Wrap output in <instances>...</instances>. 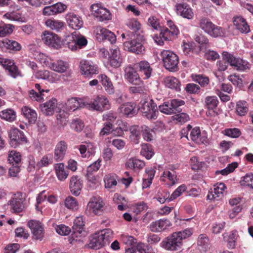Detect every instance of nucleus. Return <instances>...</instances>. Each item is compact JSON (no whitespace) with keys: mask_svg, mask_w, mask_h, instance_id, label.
I'll return each instance as SVG.
<instances>
[{"mask_svg":"<svg viewBox=\"0 0 253 253\" xmlns=\"http://www.w3.org/2000/svg\"><path fill=\"white\" fill-rule=\"evenodd\" d=\"M64 205L70 210H77L78 209V202L75 198L71 196H69L65 199Z\"/></svg>","mask_w":253,"mask_h":253,"instance_id":"nucleus-51","label":"nucleus"},{"mask_svg":"<svg viewBox=\"0 0 253 253\" xmlns=\"http://www.w3.org/2000/svg\"><path fill=\"white\" fill-rule=\"evenodd\" d=\"M0 118L2 120L11 123L16 121V113L12 109H6L0 111Z\"/></svg>","mask_w":253,"mask_h":253,"instance_id":"nucleus-36","label":"nucleus"},{"mask_svg":"<svg viewBox=\"0 0 253 253\" xmlns=\"http://www.w3.org/2000/svg\"><path fill=\"white\" fill-rule=\"evenodd\" d=\"M24 200V197L21 192H18L13 196L8 203L13 212H20L23 211Z\"/></svg>","mask_w":253,"mask_h":253,"instance_id":"nucleus-13","label":"nucleus"},{"mask_svg":"<svg viewBox=\"0 0 253 253\" xmlns=\"http://www.w3.org/2000/svg\"><path fill=\"white\" fill-rule=\"evenodd\" d=\"M57 100L52 98L46 102L40 105V109L42 112L46 116L52 115L56 109Z\"/></svg>","mask_w":253,"mask_h":253,"instance_id":"nucleus-23","label":"nucleus"},{"mask_svg":"<svg viewBox=\"0 0 253 253\" xmlns=\"http://www.w3.org/2000/svg\"><path fill=\"white\" fill-rule=\"evenodd\" d=\"M236 111L241 116L245 115L248 111L247 103L245 101H238L236 104Z\"/></svg>","mask_w":253,"mask_h":253,"instance_id":"nucleus-52","label":"nucleus"},{"mask_svg":"<svg viewBox=\"0 0 253 253\" xmlns=\"http://www.w3.org/2000/svg\"><path fill=\"white\" fill-rule=\"evenodd\" d=\"M14 26L11 24H2L0 25V37H4L11 34Z\"/></svg>","mask_w":253,"mask_h":253,"instance_id":"nucleus-60","label":"nucleus"},{"mask_svg":"<svg viewBox=\"0 0 253 253\" xmlns=\"http://www.w3.org/2000/svg\"><path fill=\"white\" fill-rule=\"evenodd\" d=\"M21 112L23 115L30 123L34 124L37 119V114L36 111L28 106L22 108Z\"/></svg>","mask_w":253,"mask_h":253,"instance_id":"nucleus-35","label":"nucleus"},{"mask_svg":"<svg viewBox=\"0 0 253 253\" xmlns=\"http://www.w3.org/2000/svg\"><path fill=\"white\" fill-rule=\"evenodd\" d=\"M195 40L197 42L200 44L201 50H203L204 48L206 49L209 47V40L205 36L202 35H196Z\"/></svg>","mask_w":253,"mask_h":253,"instance_id":"nucleus-57","label":"nucleus"},{"mask_svg":"<svg viewBox=\"0 0 253 253\" xmlns=\"http://www.w3.org/2000/svg\"><path fill=\"white\" fill-rule=\"evenodd\" d=\"M225 242H227V246L229 248L233 249L235 247V234L232 232L227 235V233H224L222 235Z\"/></svg>","mask_w":253,"mask_h":253,"instance_id":"nucleus-56","label":"nucleus"},{"mask_svg":"<svg viewBox=\"0 0 253 253\" xmlns=\"http://www.w3.org/2000/svg\"><path fill=\"white\" fill-rule=\"evenodd\" d=\"M192 234V230L189 228L174 232L163 240L160 243V246L168 251H174L180 250L182 246V240L190 237Z\"/></svg>","mask_w":253,"mask_h":253,"instance_id":"nucleus-1","label":"nucleus"},{"mask_svg":"<svg viewBox=\"0 0 253 253\" xmlns=\"http://www.w3.org/2000/svg\"><path fill=\"white\" fill-rule=\"evenodd\" d=\"M126 25L129 29L134 32L140 30L141 27L140 22L134 18L128 19L126 23Z\"/></svg>","mask_w":253,"mask_h":253,"instance_id":"nucleus-54","label":"nucleus"},{"mask_svg":"<svg viewBox=\"0 0 253 253\" xmlns=\"http://www.w3.org/2000/svg\"><path fill=\"white\" fill-rule=\"evenodd\" d=\"M131 140L136 144L138 143V140L140 136V128L138 126H134L129 129Z\"/></svg>","mask_w":253,"mask_h":253,"instance_id":"nucleus-55","label":"nucleus"},{"mask_svg":"<svg viewBox=\"0 0 253 253\" xmlns=\"http://www.w3.org/2000/svg\"><path fill=\"white\" fill-rule=\"evenodd\" d=\"M86 106L92 110L102 112L110 108L108 99L103 95H98L86 103Z\"/></svg>","mask_w":253,"mask_h":253,"instance_id":"nucleus-6","label":"nucleus"},{"mask_svg":"<svg viewBox=\"0 0 253 253\" xmlns=\"http://www.w3.org/2000/svg\"><path fill=\"white\" fill-rule=\"evenodd\" d=\"M241 134V130L238 128H226L224 130L225 135L233 138H238Z\"/></svg>","mask_w":253,"mask_h":253,"instance_id":"nucleus-59","label":"nucleus"},{"mask_svg":"<svg viewBox=\"0 0 253 253\" xmlns=\"http://www.w3.org/2000/svg\"><path fill=\"white\" fill-rule=\"evenodd\" d=\"M218 103V101L216 96H207L205 98V105L209 109H214L216 108Z\"/></svg>","mask_w":253,"mask_h":253,"instance_id":"nucleus-58","label":"nucleus"},{"mask_svg":"<svg viewBox=\"0 0 253 253\" xmlns=\"http://www.w3.org/2000/svg\"><path fill=\"white\" fill-rule=\"evenodd\" d=\"M163 176L167 177L171 182V185H174L177 181V175L176 172L172 169V171L167 170L164 171Z\"/></svg>","mask_w":253,"mask_h":253,"instance_id":"nucleus-64","label":"nucleus"},{"mask_svg":"<svg viewBox=\"0 0 253 253\" xmlns=\"http://www.w3.org/2000/svg\"><path fill=\"white\" fill-rule=\"evenodd\" d=\"M117 176L116 174H109L104 177L105 187L108 189H113L117 184Z\"/></svg>","mask_w":253,"mask_h":253,"instance_id":"nucleus-41","label":"nucleus"},{"mask_svg":"<svg viewBox=\"0 0 253 253\" xmlns=\"http://www.w3.org/2000/svg\"><path fill=\"white\" fill-rule=\"evenodd\" d=\"M45 25L52 30L59 32L63 30L64 23L61 21L55 19H48L45 21Z\"/></svg>","mask_w":253,"mask_h":253,"instance_id":"nucleus-38","label":"nucleus"},{"mask_svg":"<svg viewBox=\"0 0 253 253\" xmlns=\"http://www.w3.org/2000/svg\"><path fill=\"white\" fill-rule=\"evenodd\" d=\"M109 59L112 67L118 68L121 66L123 62V57L119 47L114 46L110 49Z\"/></svg>","mask_w":253,"mask_h":253,"instance_id":"nucleus-17","label":"nucleus"},{"mask_svg":"<svg viewBox=\"0 0 253 253\" xmlns=\"http://www.w3.org/2000/svg\"><path fill=\"white\" fill-rule=\"evenodd\" d=\"M98 15L96 18L99 21H108L111 19V14L110 11L105 7L99 11V13Z\"/></svg>","mask_w":253,"mask_h":253,"instance_id":"nucleus-61","label":"nucleus"},{"mask_svg":"<svg viewBox=\"0 0 253 253\" xmlns=\"http://www.w3.org/2000/svg\"><path fill=\"white\" fill-rule=\"evenodd\" d=\"M104 203L100 197L92 198L88 204V207L96 215H100L104 210Z\"/></svg>","mask_w":253,"mask_h":253,"instance_id":"nucleus-20","label":"nucleus"},{"mask_svg":"<svg viewBox=\"0 0 253 253\" xmlns=\"http://www.w3.org/2000/svg\"><path fill=\"white\" fill-rule=\"evenodd\" d=\"M221 183H217L213 185V188L211 189L207 196L208 200L218 201L220 200V196L221 194V188L220 186Z\"/></svg>","mask_w":253,"mask_h":253,"instance_id":"nucleus-37","label":"nucleus"},{"mask_svg":"<svg viewBox=\"0 0 253 253\" xmlns=\"http://www.w3.org/2000/svg\"><path fill=\"white\" fill-rule=\"evenodd\" d=\"M0 48L4 52L14 53L21 49V44L13 40L4 39L0 41Z\"/></svg>","mask_w":253,"mask_h":253,"instance_id":"nucleus-12","label":"nucleus"},{"mask_svg":"<svg viewBox=\"0 0 253 253\" xmlns=\"http://www.w3.org/2000/svg\"><path fill=\"white\" fill-rule=\"evenodd\" d=\"M66 20L69 27L73 29H80L83 25L82 18L74 13L70 12L66 15Z\"/></svg>","mask_w":253,"mask_h":253,"instance_id":"nucleus-22","label":"nucleus"},{"mask_svg":"<svg viewBox=\"0 0 253 253\" xmlns=\"http://www.w3.org/2000/svg\"><path fill=\"white\" fill-rule=\"evenodd\" d=\"M171 226L170 221L168 219L164 218L152 222L149 228L152 232L158 233L167 230Z\"/></svg>","mask_w":253,"mask_h":253,"instance_id":"nucleus-16","label":"nucleus"},{"mask_svg":"<svg viewBox=\"0 0 253 253\" xmlns=\"http://www.w3.org/2000/svg\"><path fill=\"white\" fill-rule=\"evenodd\" d=\"M136 104L134 103H127L122 105L119 108V112L123 116L131 117L137 113L135 109Z\"/></svg>","mask_w":253,"mask_h":253,"instance_id":"nucleus-27","label":"nucleus"},{"mask_svg":"<svg viewBox=\"0 0 253 253\" xmlns=\"http://www.w3.org/2000/svg\"><path fill=\"white\" fill-rule=\"evenodd\" d=\"M43 63L50 69L58 73H64L68 68V64L62 60L52 62L49 58H45Z\"/></svg>","mask_w":253,"mask_h":253,"instance_id":"nucleus-14","label":"nucleus"},{"mask_svg":"<svg viewBox=\"0 0 253 253\" xmlns=\"http://www.w3.org/2000/svg\"><path fill=\"white\" fill-rule=\"evenodd\" d=\"M53 159V156L51 154H48L45 155L37 163V167L38 169L44 167H47L52 164Z\"/></svg>","mask_w":253,"mask_h":253,"instance_id":"nucleus-46","label":"nucleus"},{"mask_svg":"<svg viewBox=\"0 0 253 253\" xmlns=\"http://www.w3.org/2000/svg\"><path fill=\"white\" fill-rule=\"evenodd\" d=\"M126 166L130 169H142L145 166V164L143 161L131 158L126 161Z\"/></svg>","mask_w":253,"mask_h":253,"instance_id":"nucleus-40","label":"nucleus"},{"mask_svg":"<svg viewBox=\"0 0 253 253\" xmlns=\"http://www.w3.org/2000/svg\"><path fill=\"white\" fill-rule=\"evenodd\" d=\"M222 61H225V65H222V71L227 69L228 64L239 71H245L250 68V64L248 61L240 58H236L226 51L222 52Z\"/></svg>","mask_w":253,"mask_h":253,"instance_id":"nucleus-2","label":"nucleus"},{"mask_svg":"<svg viewBox=\"0 0 253 253\" xmlns=\"http://www.w3.org/2000/svg\"><path fill=\"white\" fill-rule=\"evenodd\" d=\"M9 144L13 147L27 142V139L23 131L17 128H12L9 132Z\"/></svg>","mask_w":253,"mask_h":253,"instance_id":"nucleus-9","label":"nucleus"},{"mask_svg":"<svg viewBox=\"0 0 253 253\" xmlns=\"http://www.w3.org/2000/svg\"><path fill=\"white\" fill-rule=\"evenodd\" d=\"M98 79L101 83L105 91L109 94H113L115 92V88L111 80L105 75L101 74L98 76Z\"/></svg>","mask_w":253,"mask_h":253,"instance_id":"nucleus-31","label":"nucleus"},{"mask_svg":"<svg viewBox=\"0 0 253 253\" xmlns=\"http://www.w3.org/2000/svg\"><path fill=\"white\" fill-rule=\"evenodd\" d=\"M186 128L187 131H190L189 138L193 141L196 143H199L201 136V131L199 127H195L191 129L192 126L189 125L187 126Z\"/></svg>","mask_w":253,"mask_h":253,"instance_id":"nucleus-43","label":"nucleus"},{"mask_svg":"<svg viewBox=\"0 0 253 253\" xmlns=\"http://www.w3.org/2000/svg\"><path fill=\"white\" fill-rule=\"evenodd\" d=\"M69 112L63 106L60 109L56 115V119L58 124L64 126L66 124V119L68 117Z\"/></svg>","mask_w":253,"mask_h":253,"instance_id":"nucleus-42","label":"nucleus"},{"mask_svg":"<svg viewBox=\"0 0 253 253\" xmlns=\"http://www.w3.org/2000/svg\"><path fill=\"white\" fill-rule=\"evenodd\" d=\"M28 225L31 230L33 238L41 240L44 236L43 227L42 223L37 220H31L28 222Z\"/></svg>","mask_w":253,"mask_h":253,"instance_id":"nucleus-15","label":"nucleus"},{"mask_svg":"<svg viewBox=\"0 0 253 253\" xmlns=\"http://www.w3.org/2000/svg\"><path fill=\"white\" fill-rule=\"evenodd\" d=\"M84 226V222L83 216L77 217L74 221V225L73 226V233L72 234V238L73 241H77L78 240L76 238L82 234L83 231Z\"/></svg>","mask_w":253,"mask_h":253,"instance_id":"nucleus-24","label":"nucleus"},{"mask_svg":"<svg viewBox=\"0 0 253 253\" xmlns=\"http://www.w3.org/2000/svg\"><path fill=\"white\" fill-rule=\"evenodd\" d=\"M138 109L143 116L149 120H155L157 118V106L152 99L150 100H141L138 105Z\"/></svg>","mask_w":253,"mask_h":253,"instance_id":"nucleus-4","label":"nucleus"},{"mask_svg":"<svg viewBox=\"0 0 253 253\" xmlns=\"http://www.w3.org/2000/svg\"><path fill=\"white\" fill-rule=\"evenodd\" d=\"M139 71L142 76H144V79H149L152 73V68L151 67L149 63L146 61H141L136 64Z\"/></svg>","mask_w":253,"mask_h":253,"instance_id":"nucleus-30","label":"nucleus"},{"mask_svg":"<svg viewBox=\"0 0 253 253\" xmlns=\"http://www.w3.org/2000/svg\"><path fill=\"white\" fill-rule=\"evenodd\" d=\"M111 237L112 232L109 229H105L100 233H95L91 237L88 246L93 249H99L109 243Z\"/></svg>","mask_w":253,"mask_h":253,"instance_id":"nucleus-3","label":"nucleus"},{"mask_svg":"<svg viewBox=\"0 0 253 253\" xmlns=\"http://www.w3.org/2000/svg\"><path fill=\"white\" fill-rule=\"evenodd\" d=\"M21 161V155L20 153L15 150L9 152L8 156V161L11 165H19Z\"/></svg>","mask_w":253,"mask_h":253,"instance_id":"nucleus-44","label":"nucleus"},{"mask_svg":"<svg viewBox=\"0 0 253 253\" xmlns=\"http://www.w3.org/2000/svg\"><path fill=\"white\" fill-rule=\"evenodd\" d=\"M242 186L249 187L253 189V173H249L242 177L240 182Z\"/></svg>","mask_w":253,"mask_h":253,"instance_id":"nucleus-50","label":"nucleus"},{"mask_svg":"<svg viewBox=\"0 0 253 253\" xmlns=\"http://www.w3.org/2000/svg\"><path fill=\"white\" fill-rule=\"evenodd\" d=\"M140 154L147 159L149 160L154 155V153L150 145L148 144H143L141 145Z\"/></svg>","mask_w":253,"mask_h":253,"instance_id":"nucleus-49","label":"nucleus"},{"mask_svg":"<svg viewBox=\"0 0 253 253\" xmlns=\"http://www.w3.org/2000/svg\"><path fill=\"white\" fill-rule=\"evenodd\" d=\"M199 25L200 28L211 37L216 38L220 35V28L214 25L208 19L204 18L201 19Z\"/></svg>","mask_w":253,"mask_h":253,"instance_id":"nucleus-10","label":"nucleus"},{"mask_svg":"<svg viewBox=\"0 0 253 253\" xmlns=\"http://www.w3.org/2000/svg\"><path fill=\"white\" fill-rule=\"evenodd\" d=\"M233 23L236 29L242 33L247 34L250 31L249 26L246 19L241 16L234 17Z\"/></svg>","mask_w":253,"mask_h":253,"instance_id":"nucleus-25","label":"nucleus"},{"mask_svg":"<svg viewBox=\"0 0 253 253\" xmlns=\"http://www.w3.org/2000/svg\"><path fill=\"white\" fill-rule=\"evenodd\" d=\"M161 55L166 69L172 72L178 70L179 59L176 54L170 50H164L161 52Z\"/></svg>","mask_w":253,"mask_h":253,"instance_id":"nucleus-5","label":"nucleus"},{"mask_svg":"<svg viewBox=\"0 0 253 253\" xmlns=\"http://www.w3.org/2000/svg\"><path fill=\"white\" fill-rule=\"evenodd\" d=\"M156 171L152 168H146L143 175L142 186L143 189L149 187L152 183Z\"/></svg>","mask_w":253,"mask_h":253,"instance_id":"nucleus-34","label":"nucleus"},{"mask_svg":"<svg viewBox=\"0 0 253 253\" xmlns=\"http://www.w3.org/2000/svg\"><path fill=\"white\" fill-rule=\"evenodd\" d=\"M80 67L82 74L86 77L90 78L93 75L98 73L97 66L91 61L81 60Z\"/></svg>","mask_w":253,"mask_h":253,"instance_id":"nucleus-11","label":"nucleus"},{"mask_svg":"<svg viewBox=\"0 0 253 253\" xmlns=\"http://www.w3.org/2000/svg\"><path fill=\"white\" fill-rule=\"evenodd\" d=\"M67 149V143L64 141H59L56 145L54 150V160L57 162L63 160Z\"/></svg>","mask_w":253,"mask_h":253,"instance_id":"nucleus-21","label":"nucleus"},{"mask_svg":"<svg viewBox=\"0 0 253 253\" xmlns=\"http://www.w3.org/2000/svg\"><path fill=\"white\" fill-rule=\"evenodd\" d=\"M197 245L201 247V249L206 251L209 248V240L206 234H201L197 240Z\"/></svg>","mask_w":253,"mask_h":253,"instance_id":"nucleus-48","label":"nucleus"},{"mask_svg":"<svg viewBox=\"0 0 253 253\" xmlns=\"http://www.w3.org/2000/svg\"><path fill=\"white\" fill-rule=\"evenodd\" d=\"M176 11L177 14L188 19H191L194 16L192 8L186 3L178 5L176 6Z\"/></svg>","mask_w":253,"mask_h":253,"instance_id":"nucleus-29","label":"nucleus"},{"mask_svg":"<svg viewBox=\"0 0 253 253\" xmlns=\"http://www.w3.org/2000/svg\"><path fill=\"white\" fill-rule=\"evenodd\" d=\"M164 84L168 88L174 89L177 91L180 90V82L175 77L169 76L165 78L164 80Z\"/></svg>","mask_w":253,"mask_h":253,"instance_id":"nucleus-32","label":"nucleus"},{"mask_svg":"<svg viewBox=\"0 0 253 253\" xmlns=\"http://www.w3.org/2000/svg\"><path fill=\"white\" fill-rule=\"evenodd\" d=\"M94 34L96 39L99 42L108 41L111 43H114L116 41V37L114 33L101 26H97L94 28Z\"/></svg>","mask_w":253,"mask_h":253,"instance_id":"nucleus-8","label":"nucleus"},{"mask_svg":"<svg viewBox=\"0 0 253 253\" xmlns=\"http://www.w3.org/2000/svg\"><path fill=\"white\" fill-rule=\"evenodd\" d=\"M83 187L82 180L78 176H73L70 181V189L75 196H78Z\"/></svg>","mask_w":253,"mask_h":253,"instance_id":"nucleus-28","label":"nucleus"},{"mask_svg":"<svg viewBox=\"0 0 253 253\" xmlns=\"http://www.w3.org/2000/svg\"><path fill=\"white\" fill-rule=\"evenodd\" d=\"M42 40L45 44L55 48L60 45V38L56 34L51 32H44L42 35Z\"/></svg>","mask_w":253,"mask_h":253,"instance_id":"nucleus-18","label":"nucleus"},{"mask_svg":"<svg viewBox=\"0 0 253 253\" xmlns=\"http://www.w3.org/2000/svg\"><path fill=\"white\" fill-rule=\"evenodd\" d=\"M141 130L143 138L146 141H151L154 139L155 132L153 129H150L146 126H141Z\"/></svg>","mask_w":253,"mask_h":253,"instance_id":"nucleus-47","label":"nucleus"},{"mask_svg":"<svg viewBox=\"0 0 253 253\" xmlns=\"http://www.w3.org/2000/svg\"><path fill=\"white\" fill-rule=\"evenodd\" d=\"M70 126L72 129L79 132L83 130L84 126L83 122L81 120L76 118L72 120Z\"/></svg>","mask_w":253,"mask_h":253,"instance_id":"nucleus-62","label":"nucleus"},{"mask_svg":"<svg viewBox=\"0 0 253 253\" xmlns=\"http://www.w3.org/2000/svg\"><path fill=\"white\" fill-rule=\"evenodd\" d=\"M54 169L58 179L61 181H64L69 175V172L65 169L63 163H57L54 165Z\"/></svg>","mask_w":253,"mask_h":253,"instance_id":"nucleus-33","label":"nucleus"},{"mask_svg":"<svg viewBox=\"0 0 253 253\" xmlns=\"http://www.w3.org/2000/svg\"><path fill=\"white\" fill-rule=\"evenodd\" d=\"M124 45L125 50L136 54L141 53L144 50V47L141 43L135 40L125 42Z\"/></svg>","mask_w":253,"mask_h":253,"instance_id":"nucleus-26","label":"nucleus"},{"mask_svg":"<svg viewBox=\"0 0 253 253\" xmlns=\"http://www.w3.org/2000/svg\"><path fill=\"white\" fill-rule=\"evenodd\" d=\"M124 77L130 83L134 85H140L142 81L135 70L131 66L125 68Z\"/></svg>","mask_w":253,"mask_h":253,"instance_id":"nucleus-19","label":"nucleus"},{"mask_svg":"<svg viewBox=\"0 0 253 253\" xmlns=\"http://www.w3.org/2000/svg\"><path fill=\"white\" fill-rule=\"evenodd\" d=\"M159 109L162 113L167 115L174 114L171 104V100L169 101L165 102L162 105H159Z\"/></svg>","mask_w":253,"mask_h":253,"instance_id":"nucleus-53","label":"nucleus"},{"mask_svg":"<svg viewBox=\"0 0 253 253\" xmlns=\"http://www.w3.org/2000/svg\"><path fill=\"white\" fill-rule=\"evenodd\" d=\"M0 65L4 68L7 75L14 79L22 77L21 72L16 65L13 60L6 58H0Z\"/></svg>","mask_w":253,"mask_h":253,"instance_id":"nucleus-7","label":"nucleus"},{"mask_svg":"<svg viewBox=\"0 0 253 253\" xmlns=\"http://www.w3.org/2000/svg\"><path fill=\"white\" fill-rule=\"evenodd\" d=\"M171 104L172 105L173 112H174V114H175L182 111L180 107L185 104V102L182 100L173 99L171 100Z\"/></svg>","mask_w":253,"mask_h":253,"instance_id":"nucleus-63","label":"nucleus"},{"mask_svg":"<svg viewBox=\"0 0 253 253\" xmlns=\"http://www.w3.org/2000/svg\"><path fill=\"white\" fill-rule=\"evenodd\" d=\"M53 74H54L47 70H40L36 73L35 77L39 79L45 80L50 82H53L54 79L52 76Z\"/></svg>","mask_w":253,"mask_h":253,"instance_id":"nucleus-45","label":"nucleus"},{"mask_svg":"<svg viewBox=\"0 0 253 253\" xmlns=\"http://www.w3.org/2000/svg\"><path fill=\"white\" fill-rule=\"evenodd\" d=\"M83 106L82 101L81 99L78 100L76 98H72L69 99L63 106L69 112L75 111L77 109L82 107Z\"/></svg>","mask_w":253,"mask_h":253,"instance_id":"nucleus-39","label":"nucleus"}]
</instances>
